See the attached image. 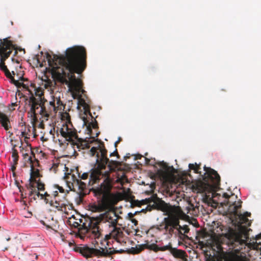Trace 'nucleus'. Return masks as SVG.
Returning a JSON list of instances; mask_svg holds the SVG:
<instances>
[{
    "label": "nucleus",
    "instance_id": "obj_1",
    "mask_svg": "<svg viewBox=\"0 0 261 261\" xmlns=\"http://www.w3.org/2000/svg\"><path fill=\"white\" fill-rule=\"evenodd\" d=\"M45 55L51 68L53 77L67 85L73 98L78 100L77 107H83L84 114H89L93 118L89 105L82 97V94L86 92L83 89V81L76 78L74 75V73L82 74L86 68L87 53L85 48L81 46H74L68 48L64 55H54L53 58L48 53Z\"/></svg>",
    "mask_w": 261,
    "mask_h": 261
},
{
    "label": "nucleus",
    "instance_id": "obj_2",
    "mask_svg": "<svg viewBox=\"0 0 261 261\" xmlns=\"http://www.w3.org/2000/svg\"><path fill=\"white\" fill-rule=\"evenodd\" d=\"M105 153V150L102 151L101 158L98 160L100 162L98 168L92 170L89 184H97L101 179H103L99 186L95 188H93L91 191L98 199L102 210L106 211L111 209L113 204V196L111 192L112 185L110 170L113 167L117 166L118 162L106 158Z\"/></svg>",
    "mask_w": 261,
    "mask_h": 261
},
{
    "label": "nucleus",
    "instance_id": "obj_3",
    "mask_svg": "<svg viewBox=\"0 0 261 261\" xmlns=\"http://www.w3.org/2000/svg\"><path fill=\"white\" fill-rule=\"evenodd\" d=\"M48 105L47 100L44 97V90L41 87L35 89V94L26 99L25 106L29 108V116L32 119L34 123L38 121V115L47 118L52 112L56 113L59 110L61 109L62 101L60 99H54Z\"/></svg>",
    "mask_w": 261,
    "mask_h": 261
},
{
    "label": "nucleus",
    "instance_id": "obj_4",
    "mask_svg": "<svg viewBox=\"0 0 261 261\" xmlns=\"http://www.w3.org/2000/svg\"><path fill=\"white\" fill-rule=\"evenodd\" d=\"M242 201L239 200L234 202L228 209V213L233 217H238V232L228 234L226 244L229 247V249L234 248L237 244H243L249 239L248 227L250 226L251 222L249 219L243 216L240 210L242 207Z\"/></svg>",
    "mask_w": 261,
    "mask_h": 261
},
{
    "label": "nucleus",
    "instance_id": "obj_5",
    "mask_svg": "<svg viewBox=\"0 0 261 261\" xmlns=\"http://www.w3.org/2000/svg\"><path fill=\"white\" fill-rule=\"evenodd\" d=\"M120 217L116 214L115 211L110 210L104 214H100L96 217H89L88 225L84 224L83 231L87 232L89 230L91 231L92 238L99 239L101 236L102 229L100 228L101 222H108L110 227L116 226L118 220Z\"/></svg>",
    "mask_w": 261,
    "mask_h": 261
},
{
    "label": "nucleus",
    "instance_id": "obj_6",
    "mask_svg": "<svg viewBox=\"0 0 261 261\" xmlns=\"http://www.w3.org/2000/svg\"><path fill=\"white\" fill-rule=\"evenodd\" d=\"M159 207L168 217L164 218L162 222L158 225L156 228L160 231L165 230V234L172 236L174 233V228H176L178 225V217L175 215V207L163 201H161Z\"/></svg>",
    "mask_w": 261,
    "mask_h": 261
},
{
    "label": "nucleus",
    "instance_id": "obj_7",
    "mask_svg": "<svg viewBox=\"0 0 261 261\" xmlns=\"http://www.w3.org/2000/svg\"><path fill=\"white\" fill-rule=\"evenodd\" d=\"M60 133L66 141L69 142L73 148L76 146L79 151L81 149H88L90 147L89 140L79 139L76 133L69 128L66 125L60 128Z\"/></svg>",
    "mask_w": 261,
    "mask_h": 261
},
{
    "label": "nucleus",
    "instance_id": "obj_8",
    "mask_svg": "<svg viewBox=\"0 0 261 261\" xmlns=\"http://www.w3.org/2000/svg\"><path fill=\"white\" fill-rule=\"evenodd\" d=\"M205 171L202 176V184L203 185V189L205 190H214L219 187L220 183V176L215 170L210 168L204 167Z\"/></svg>",
    "mask_w": 261,
    "mask_h": 261
},
{
    "label": "nucleus",
    "instance_id": "obj_9",
    "mask_svg": "<svg viewBox=\"0 0 261 261\" xmlns=\"http://www.w3.org/2000/svg\"><path fill=\"white\" fill-rule=\"evenodd\" d=\"M75 252H79L84 257L88 258L96 256L97 257H107L113 254L112 251H109L107 247H100V249L89 247L87 245L82 246H75L73 248Z\"/></svg>",
    "mask_w": 261,
    "mask_h": 261
},
{
    "label": "nucleus",
    "instance_id": "obj_10",
    "mask_svg": "<svg viewBox=\"0 0 261 261\" xmlns=\"http://www.w3.org/2000/svg\"><path fill=\"white\" fill-rule=\"evenodd\" d=\"M103 151L104 150L106 151V153H105V156L106 158H108L107 150L105 148V144L102 143H100L98 144L97 146L92 147L90 150H88L87 151V153L88 154H89L90 156H94L95 155L96 156V163L97 164V166L96 167H94V168L90 170L89 173H87V172L84 173L82 174L81 176L79 175V176L81 178V179H83V180L87 179L88 178V177H89L88 184L90 186H92L94 185V184H89L91 171L93 169L98 168L99 164H100V161H98V160H99V159H100L101 158V154L102 151H103Z\"/></svg>",
    "mask_w": 261,
    "mask_h": 261
},
{
    "label": "nucleus",
    "instance_id": "obj_11",
    "mask_svg": "<svg viewBox=\"0 0 261 261\" xmlns=\"http://www.w3.org/2000/svg\"><path fill=\"white\" fill-rule=\"evenodd\" d=\"M238 197L234 194H231V195H228L226 193H223L221 195L220 193H213V201L215 205L213 206H217V205L220 204L221 206H228V209L229 206L234 202H237L241 199H237Z\"/></svg>",
    "mask_w": 261,
    "mask_h": 261
},
{
    "label": "nucleus",
    "instance_id": "obj_12",
    "mask_svg": "<svg viewBox=\"0 0 261 261\" xmlns=\"http://www.w3.org/2000/svg\"><path fill=\"white\" fill-rule=\"evenodd\" d=\"M14 45L12 42L9 40L8 38L3 40L0 39V63H5V61L11 54Z\"/></svg>",
    "mask_w": 261,
    "mask_h": 261
},
{
    "label": "nucleus",
    "instance_id": "obj_13",
    "mask_svg": "<svg viewBox=\"0 0 261 261\" xmlns=\"http://www.w3.org/2000/svg\"><path fill=\"white\" fill-rule=\"evenodd\" d=\"M24 158L31 164V177L29 179V184L26 185L28 189L33 190L35 186L33 182H37L36 178L40 176L39 170L37 169H35L33 164V158L31 155H29L28 153L23 154Z\"/></svg>",
    "mask_w": 261,
    "mask_h": 261
},
{
    "label": "nucleus",
    "instance_id": "obj_14",
    "mask_svg": "<svg viewBox=\"0 0 261 261\" xmlns=\"http://www.w3.org/2000/svg\"><path fill=\"white\" fill-rule=\"evenodd\" d=\"M112 227L113 229L111 232L105 236L103 241L107 242V244L108 245L107 241L111 239L115 240L121 245L126 243L124 241V234L121 228L117 226Z\"/></svg>",
    "mask_w": 261,
    "mask_h": 261
},
{
    "label": "nucleus",
    "instance_id": "obj_15",
    "mask_svg": "<svg viewBox=\"0 0 261 261\" xmlns=\"http://www.w3.org/2000/svg\"><path fill=\"white\" fill-rule=\"evenodd\" d=\"M158 165L162 168L158 171V174L164 180H167L174 173L175 169L172 166H169L164 161L160 162Z\"/></svg>",
    "mask_w": 261,
    "mask_h": 261
},
{
    "label": "nucleus",
    "instance_id": "obj_16",
    "mask_svg": "<svg viewBox=\"0 0 261 261\" xmlns=\"http://www.w3.org/2000/svg\"><path fill=\"white\" fill-rule=\"evenodd\" d=\"M53 195L54 200V206L58 211H64L67 210L66 207H68L69 210L73 208L72 204L68 205L66 203L67 201L63 200L59 198V195L58 191L53 192Z\"/></svg>",
    "mask_w": 261,
    "mask_h": 261
},
{
    "label": "nucleus",
    "instance_id": "obj_17",
    "mask_svg": "<svg viewBox=\"0 0 261 261\" xmlns=\"http://www.w3.org/2000/svg\"><path fill=\"white\" fill-rule=\"evenodd\" d=\"M74 219L75 217L74 216H72L71 218L69 219L68 221L70 224L75 228H78L80 232L85 237H92L91 230H89L87 232H85L84 230L83 231V228H84L83 225L86 224V223H87L86 225H88L89 218L88 220H86L85 222H83L82 219H80L79 222L74 221Z\"/></svg>",
    "mask_w": 261,
    "mask_h": 261
},
{
    "label": "nucleus",
    "instance_id": "obj_18",
    "mask_svg": "<svg viewBox=\"0 0 261 261\" xmlns=\"http://www.w3.org/2000/svg\"><path fill=\"white\" fill-rule=\"evenodd\" d=\"M98 127V123L95 119H94V121L90 122L88 126H87L88 130L91 136V138L88 139V140H89V144L94 142H95L96 143H95V146H97V144L100 143H102L104 144L103 142H101V141L98 140V139H95V138L98 136L100 133L97 132V131L95 133H93L92 129L93 128L94 129H97Z\"/></svg>",
    "mask_w": 261,
    "mask_h": 261
},
{
    "label": "nucleus",
    "instance_id": "obj_19",
    "mask_svg": "<svg viewBox=\"0 0 261 261\" xmlns=\"http://www.w3.org/2000/svg\"><path fill=\"white\" fill-rule=\"evenodd\" d=\"M64 179L66 186L67 193H69L70 191H75V180H77V178L74 174L70 173L65 174Z\"/></svg>",
    "mask_w": 261,
    "mask_h": 261
},
{
    "label": "nucleus",
    "instance_id": "obj_20",
    "mask_svg": "<svg viewBox=\"0 0 261 261\" xmlns=\"http://www.w3.org/2000/svg\"><path fill=\"white\" fill-rule=\"evenodd\" d=\"M144 248L149 249L150 250L154 251L155 252L160 251V247H159L155 244H152L150 245L145 244L143 245L142 246H139V248H137V247L136 248L132 247L130 249V252L133 254H137L140 253Z\"/></svg>",
    "mask_w": 261,
    "mask_h": 261
},
{
    "label": "nucleus",
    "instance_id": "obj_21",
    "mask_svg": "<svg viewBox=\"0 0 261 261\" xmlns=\"http://www.w3.org/2000/svg\"><path fill=\"white\" fill-rule=\"evenodd\" d=\"M215 243L216 245V247L220 251L223 252L224 247H223V243H220L219 240L218 239H216L215 238H213L212 240V243H210L207 242L204 243L203 241H198V244L201 247V248H203L206 247L214 246V244Z\"/></svg>",
    "mask_w": 261,
    "mask_h": 261
},
{
    "label": "nucleus",
    "instance_id": "obj_22",
    "mask_svg": "<svg viewBox=\"0 0 261 261\" xmlns=\"http://www.w3.org/2000/svg\"><path fill=\"white\" fill-rule=\"evenodd\" d=\"M0 123L6 130H8L11 128L9 117L4 113L0 112Z\"/></svg>",
    "mask_w": 261,
    "mask_h": 261
},
{
    "label": "nucleus",
    "instance_id": "obj_23",
    "mask_svg": "<svg viewBox=\"0 0 261 261\" xmlns=\"http://www.w3.org/2000/svg\"><path fill=\"white\" fill-rule=\"evenodd\" d=\"M15 86L17 87V88H21V87H22L23 89H25V90H27V91H28L30 93V96H28V97H27L25 98V101L26 100V99H27L28 98L30 97L32 95H34L35 94V88H38V87H36V86H35V84H33V83H31V85L30 86L33 88H34V92H33L32 91H31L30 89H29V85L28 84H24V83L23 82H19V81H17V82H16V84H15Z\"/></svg>",
    "mask_w": 261,
    "mask_h": 261
},
{
    "label": "nucleus",
    "instance_id": "obj_24",
    "mask_svg": "<svg viewBox=\"0 0 261 261\" xmlns=\"http://www.w3.org/2000/svg\"><path fill=\"white\" fill-rule=\"evenodd\" d=\"M170 253L175 257L185 259L187 256L186 252L182 250L172 247Z\"/></svg>",
    "mask_w": 261,
    "mask_h": 261
},
{
    "label": "nucleus",
    "instance_id": "obj_25",
    "mask_svg": "<svg viewBox=\"0 0 261 261\" xmlns=\"http://www.w3.org/2000/svg\"><path fill=\"white\" fill-rule=\"evenodd\" d=\"M30 192L29 196L30 199L33 198L34 200H36L37 198L40 197L41 199H43V194H41L39 192V191L36 189V186L34 187L33 190L28 189Z\"/></svg>",
    "mask_w": 261,
    "mask_h": 261
},
{
    "label": "nucleus",
    "instance_id": "obj_26",
    "mask_svg": "<svg viewBox=\"0 0 261 261\" xmlns=\"http://www.w3.org/2000/svg\"><path fill=\"white\" fill-rule=\"evenodd\" d=\"M178 225L176 226V228H174V229H176L178 230L179 234L184 235V234L187 233L189 232L190 229L188 225H184L181 226L179 225V219L178 218Z\"/></svg>",
    "mask_w": 261,
    "mask_h": 261
},
{
    "label": "nucleus",
    "instance_id": "obj_27",
    "mask_svg": "<svg viewBox=\"0 0 261 261\" xmlns=\"http://www.w3.org/2000/svg\"><path fill=\"white\" fill-rule=\"evenodd\" d=\"M75 187H77L79 192L81 194L82 193H84V191L86 189L87 184L82 181L80 179H77V180H75Z\"/></svg>",
    "mask_w": 261,
    "mask_h": 261
},
{
    "label": "nucleus",
    "instance_id": "obj_28",
    "mask_svg": "<svg viewBox=\"0 0 261 261\" xmlns=\"http://www.w3.org/2000/svg\"><path fill=\"white\" fill-rule=\"evenodd\" d=\"M45 202L47 204L49 203L50 206H54V200L53 195L51 194H48L47 192H45L43 194V199Z\"/></svg>",
    "mask_w": 261,
    "mask_h": 261
},
{
    "label": "nucleus",
    "instance_id": "obj_29",
    "mask_svg": "<svg viewBox=\"0 0 261 261\" xmlns=\"http://www.w3.org/2000/svg\"><path fill=\"white\" fill-rule=\"evenodd\" d=\"M34 182V186H35L36 184L37 185V190L40 191L44 190L45 185L43 182H42L41 181L40 179L37 180V182Z\"/></svg>",
    "mask_w": 261,
    "mask_h": 261
},
{
    "label": "nucleus",
    "instance_id": "obj_30",
    "mask_svg": "<svg viewBox=\"0 0 261 261\" xmlns=\"http://www.w3.org/2000/svg\"><path fill=\"white\" fill-rule=\"evenodd\" d=\"M91 210L93 212H103L105 211V210H102V208L101 207V205L99 203V202L98 201V204H94L91 207Z\"/></svg>",
    "mask_w": 261,
    "mask_h": 261
},
{
    "label": "nucleus",
    "instance_id": "obj_31",
    "mask_svg": "<svg viewBox=\"0 0 261 261\" xmlns=\"http://www.w3.org/2000/svg\"><path fill=\"white\" fill-rule=\"evenodd\" d=\"M54 187L56 188L60 193L65 194L64 196L62 197L64 200L65 199V196L67 195L66 189H64L62 186H60L59 185H55Z\"/></svg>",
    "mask_w": 261,
    "mask_h": 261
},
{
    "label": "nucleus",
    "instance_id": "obj_32",
    "mask_svg": "<svg viewBox=\"0 0 261 261\" xmlns=\"http://www.w3.org/2000/svg\"><path fill=\"white\" fill-rule=\"evenodd\" d=\"M189 167L190 170H194V172L196 173H199V170L201 169L199 165H197L196 163L195 164H190L189 165Z\"/></svg>",
    "mask_w": 261,
    "mask_h": 261
},
{
    "label": "nucleus",
    "instance_id": "obj_33",
    "mask_svg": "<svg viewBox=\"0 0 261 261\" xmlns=\"http://www.w3.org/2000/svg\"><path fill=\"white\" fill-rule=\"evenodd\" d=\"M172 246V244L171 243H169L168 245L160 247V251H165L166 250H168L170 252V250H171Z\"/></svg>",
    "mask_w": 261,
    "mask_h": 261
},
{
    "label": "nucleus",
    "instance_id": "obj_34",
    "mask_svg": "<svg viewBox=\"0 0 261 261\" xmlns=\"http://www.w3.org/2000/svg\"><path fill=\"white\" fill-rule=\"evenodd\" d=\"M16 146L15 145H13L12 154V158H18V152H17V150L15 149Z\"/></svg>",
    "mask_w": 261,
    "mask_h": 261
},
{
    "label": "nucleus",
    "instance_id": "obj_35",
    "mask_svg": "<svg viewBox=\"0 0 261 261\" xmlns=\"http://www.w3.org/2000/svg\"><path fill=\"white\" fill-rule=\"evenodd\" d=\"M21 136L23 137L25 139H28L30 138V134L26 132L25 130L22 131L21 133Z\"/></svg>",
    "mask_w": 261,
    "mask_h": 261
},
{
    "label": "nucleus",
    "instance_id": "obj_36",
    "mask_svg": "<svg viewBox=\"0 0 261 261\" xmlns=\"http://www.w3.org/2000/svg\"><path fill=\"white\" fill-rule=\"evenodd\" d=\"M42 224L45 226H46V227H47L48 228H50L53 230H55V228H54L53 226L50 224H48L47 223H46L45 221H41Z\"/></svg>",
    "mask_w": 261,
    "mask_h": 261
},
{
    "label": "nucleus",
    "instance_id": "obj_37",
    "mask_svg": "<svg viewBox=\"0 0 261 261\" xmlns=\"http://www.w3.org/2000/svg\"><path fill=\"white\" fill-rule=\"evenodd\" d=\"M110 157H112V156H116L117 159H119L120 158V155H119V154L118 153V151H117V148L115 149V151L113 152H112L110 154Z\"/></svg>",
    "mask_w": 261,
    "mask_h": 261
},
{
    "label": "nucleus",
    "instance_id": "obj_38",
    "mask_svg": "<svg viewBox=\"0 0 261 261\" xmlns=\"http://www.w3.org/2000/svg\"><path fill=\"white\" fill-rule=\"evenodd\" d=\"M0 68L4 72L8 70L7 67L5 65V64L3 63H0Z\"/></svg>",
    "mask_w": 261,
    "mask_h": 261
},
{
    "label": "nucleus",
    "instance_id": "obj_39",
    "mask_svg": "<svg viewBox=\"0 0 261 261\" xmlns=\"http://www.w3.org/2000/svg\"><path fill=\"white\" fill-rule=\"evenodd\" d=\"M145 164L146 165H153L154 164H155V160H154L153 162H150L151 160L147 158H145Z\"/></svg>",
    "mask_w": 261,
    "mask_h": 261
},
{
    "label": "nucleus",
    "instance_id": "obj_40",
    "mask_svg": "<svg viewBox=\"0 0 261 261\" xmlns=\"http://www.w3.org/2000/svg\"><path fill=\"white\" fill-rule=\"evenodd\" d=\"M138 213V212H136L135 213H129L128 214V217L129 218V219L130 220H132V219H134L133 217H134V216L137 214V213Z\"/></svg>",
    "mask_w": 261,
    "mask_h": 261
},
{
    "label": "nucleus",
    "instance_id": "obj_41",
    "mask_svg": "<svg viewBox=\"0 0 261 261\" xmlns=\"http://www.w3.org/2000/svg\"><path fill=\"white\" fill-rule=\"evenodd\" d=\"M4 72H5V74L6 76L8 78L10 79V78H11L12 77V76L11 75V73H10V72L9 71V70L6 71Z\"/></svg>",
    "mask_w": 261,
    "mask_h": 261
},
{
    "label": "nucleus",
    "instance_id": "obj_42",
    "mask_svg": "<svg viewBox=\"0 0 261 261\" xmlns=\"http://www.w3.org/2000/svg\"><path fill=\"white\" fill-rule=\"evenodd\" d=\"M141 202L139 201H134L133 203H132V204L134 205H137V206H140L141 205Z\"/></svg>",
    "mask_w": 261,
    "mask_h": 261
},
{
    "label": "nucleus",
    "instance_id": "obj_43",
    "mask_svg": "<svg viewBox=\"0 0 261 261\" xmlns=\"http://www.w3.org/2000/svg\"><path fill=\"white\" fill-rule=\"evenodd\" d=\"M243 216H245V217L247 218L248 217H250L251 216V213L248 212H246L242 214Z\"/></svg>",
    "mask_w": 261,
    "mask_h": 261
},
{
    "label": "nucleus",
    "instance_id": "obj_44",
    "mask_svg": "<svg viewBox=\"0 0 261 261\" xmlns=\"http://www.w3.org/2000/svg\"><path fill=\"white\" fill-rule=\"evenodd\" d=\"M11 80V82L12 83L14 84L15 85V84H16V82H17V81L18 80H15V79L14 78L13 76H12L11 78L10 79Z\"/></svg>",
    "mask_w": 261,
    "mask_h": 261
},
{
    "label": "nucleus",
    "instance_id": "obj_45",
    "mask_svg": "<svg viewBox=\"0 0 261 261\" xmlns=\"http://www.w3.org/2000/svg\"><path fill=\"white\" fill-rule=\"evenodd\" d=\"M130 221H132V223H133L135 225H137L138 224V221L135 219H132V220H130Z\"/></svg>",
    "mask_w": 261,
    "mask_h": 261
},
{
    "label": "nucleus",
    "instance_id": "obj_46",
    "mask_svg": "<svg viewBox=\"0 0 261 261\" xmlns=\"http://www.w3.org/2000/svg\"><path fill=\"white\" fill-rule=\"evenodd\" d=\"M142 157V155H141V154H137L135 156V159L136 160H139V159H141V158Z\"/></svg>",
    "mask_w": 261,
    "mask_h": 261
},
{
    "label": "nucleus",
    "instance_id": "obj_47",
    "mask_svg": "<svg viewBox=\"0 0 261 261\" xmlns=\"http://www.w3.org/2000/svg\"><path fill=\"white\" fill-rule=\"evenodd\" d=\"M13 159L14 164H17V161L18 160V158H13Z\"/></svg>",
    "mask_w": 261,
    "mask_h": 261
},
{
    "label": "nucleus",
    "instance_id": "obj_48",
    "mask_svg": "<svg viewBox=\"0 0 261 261\" xmlns=\"http://www.w3.org/2000/svg\"><path fill=\"white\" fill-rule=\"evenodd\" d=\"M16 164H14V165L12 166L11 167V170L12 171H14L16 169Z\"/></svg>",
    "mask_w": 261,
    "mask_h": 261
},
{
    "label": "nucleus",
    "instance_id": "obj_49",
    "mask_svg": "<svg viewBox=\"0 0 261 261\" xmlns=\"http://www.w3.org/2000/svg\"><path fill=\"white\" fill-rule=\"evenodd\" d=\"M13 49L15 50V51L14 52V56H15L17 54V48L15 47L14 45Z\"/></svg>",
    "mask_w": 261,
    "mask_h": 261
},
{
    "label": "nucleus",
    "instance_id": "obj_50",
    "mask_svg": "<svg viewBox=\"0 0 261 261\" xmlns=\"http://www.w3.org/2000/svg\"><path fill=\"white\" fill-rule=\"evenodd\" d=\"M43 126H44V124L43 123V122H41L40 124H39V127L40 128H43Z\"/></svg>",
    "mask_w": 261,
    "mask_h": 261
},
{
    "label": "nucleus",
    "instance_id": "obj_51",
    "mask_svg": "<svg viewBox=\"0 0 261 261\" xmlns=\"http://www.w3.org/2000/svg\"><path fill=\"white\" fill-rule=\"evenodd\" d=\"M83 120H84V123L86 124V123H87V121L86 118L85 117H83Z\"/></svg>",
    "mask_w": 261,
    "mask_h": 261
},
{
    "label": "nucleus",
    "instance_id": "obj_52",
    "mask_svg": "<svg viewBox=\"0 0 261 261\" xmlns=\"http://www.w3.org/2000/svg\"><path fill=\"white\" fill-rule=\"evenodd\" d=\"M119 141H117V142H116L115 143V147H117V143L119 142Z\"/></svg>",
    "mask_w": 261,
    "mask_h": 261
},
{
    "label": "nucleus",
    "instance_id": "obj_53",
    "mask_svg": "<svg viewBox=\"0 0 261 261\" xmlns=\"http://www.w3.org/2000/svg\"><path fill=\"white\" fill-rule=\"evenodd\" d=\"M260 238H261V237L259 235L256 236V239H259Z\"/></svg>",
    "mask_w": 261,
    "mask_h": 261
},
{
    "label": "nucleus",
    "instance_id": "obj_54",
    "mask_svg": "<svg viewBox=\"0 0 261 261\" xmlns=\"http://www.w3.org/2000/svg\"><path fill=\"white\" fill-rule=\"evenodd\" d=\"M31 153H32V155L34 157H35V154H34V153H33V151H31Z\"/></svg>",
    "mask_w": 261,
    "mask_h": 261
},
{
    "label": "nucleus",
    "instance_id": "obj_55",
    "mask_svg": "<svg viewBox=\"0 0 261 261\" xmlns=\"http://www.w3.org/2000/svg\"><path fill=\"white\" fill-rule=\"evenodd\" d=\"M206 261H211V259L210 258H207Z\"/></svg>",
    "mask_w": 261,
    "mask_h": 261
},
{
    "label": "nucleus",
    "instance_id": "obj_56",
    "mask_svg": "<svg viewBox=\"0 0 261 261\" xmlns=\"http://www.w3.org/2000/svg\"><path fill=\"white\" fill-rule=\"evenodd\" d=\"M52 132H53V130H52V129H51V130H50V132H49L50 134H52V133H52Z\"/></svg>",
    "mask_w": 261,
    "mask_h": 261
},
{
    "label": "nucleus",
    "instance_id": "obj_57",
    "mask_svg": "<svg viewBox=\"0 0 261 261\" xmlns=\"http://www.w3.org/2000/svg\"><path fill=\"white\" fill-rule=\"evenodd\" d=\"M34 254L35 255V256H36V258L37 259V258H38V255H36V254Z\"/></svg>",
    "mask_w": 261,
    "mask_h": 261
},
{
    "label": "nucleus",
    "instance_id": "obj_58",
    "mask_svg": "<svg viewBox=\"0 0 261 261\" xmlns=\"http://www.w3.org/2000/svg\"><path fill=\"white\" fill-rule=\"evenodd\" d=\"M9 133H10V136H11V135H13V133H10V132H9Z\"/></svg>",
    "mask_w": 261,
    "mask_h": 261
},
{
    "label": "nucleus",
    "instance_id": "obj_59",
    "mask_svg": "<svg viewBox=\"0 0 261 261\" xmlns=\"http://www.w3.org/2000/svg\"><path fill=\"white\" fill-rule=\"evenodd\" d=\"M69 244L70 246H71L72 245V244L71 243H69Z\"/></svg>",
    "mask_w": 261,
    "mask_h": 261
},
{
    "label": "nucleus",
    "instance_id": "obj_60",
    "mask_svg": "<svg viewBox=\"0 0 261 261\" xmlns=\"http://www.w3.org/2000/svg\"><path fill=\"white\" fill-rule=\"evenodd\" d=\"M21 80L24 81V78L21 77Z\"/></svg>",
    "mask_w": 261,
    "mask_h": 261
},
{
    "label": "nucleus",
    "instance_id": "obj_61",
    "mask_svg": "<svg viewBox=\"0 0 261 261\" xmlns=\"http://www.w3.org/2000/svg\"><path fill=\"white\" fill-rule=\"evenodd\" d=\"M144 209H142V210L141 211V212H143L144 211Z\"/></svg>",
    "mask_w": 261,
    "mask_h": 261
},
{
    "label": "nucleus",
    "instance_id": "obj_62",
    "mask_svg": "<svg viewBox=\"0 0 261 261\" xmlns=\"http://www.w3.org/2000/svg\"><path fill=\"white\" fill-rule=\"evenodd\" d=\"M16 63H19L18 61L16 60Z\"/></svg>",
    "mask_w": 261,
    "mask_h": 261
},
{
    "label": "nucleus",
    "instance_id": "obj_63",
    "mask_svg": "<svg viewBox=\"0 0 261 261\" xmlns=\"http://www.w3.org/2000/svg\"><path fill=\"white\" fill-rule=\"evenodd\" d=\"M239 261H245V260H239Z\"/></svg>",
    "mask_w": 261,
    "mask_h": 261
},
{
    "label": "nucleus",
    "instance_id": "obj_64",
    "mask_svg": "<svg viewBox=\"0 0 261 261\" xmlns=\"http://www.w3.org/2000/svg\"><path fill=\"white\" fill-rule=\"evenodd\" d=\"M185 261H187V259L185 258Z\"/></svg>",
    "mask_w": 261,
    "mask_h": 261
}]
</instances>
